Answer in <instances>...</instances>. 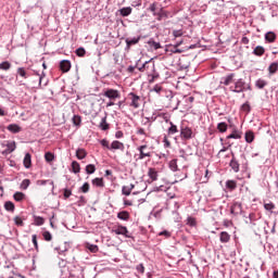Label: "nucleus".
Instances as JSON below:
<instances>
[{"label": "nucleus", "instance_id": "f257e3e1", "mask_svg": "<svg viewBox=\"0 0 278 278\" xmlns=\"http://www.w3.org/2000/svg\"><path fill=\"white\" fill-rule=\"evenodd\" d=\"M230 92L240 94V92H247V90H252L251 84L244 81V79L239 78L235 81L233 86H230Z\"/></svg>", "mask_w": 278, "mask_h": 278}, {"label": "nucleus", "instance_id": "f03ea898", "mask_svg": "<svg viewBox=\"0 0 278 278\" xmlns=\"http://www.w3.org/2000/svg\"><path fill=\"white\" fill-rule=\"evenodd\" d=\"M128 99L130 100L129 106L134 108L135 110H138V108H140L142 104V98L135 92L128 93Z\"/></svg>", "mask_w": 278, "mask_h": 278}, {"label": "nucleus", "instance_id": "7ed1b4c3", "mask_svg": "<svg viewBox=\"0 0 278 278\" xmlns=\"http://www.w3.org/2000/svg\"><path fill=\"white\" fill-rule=\"evenodd\" d=\"M194 138V132L192 131V128L185 126L180 128V139L186 140H192Z\"/></svg>", "mask_w": 278, "mask_h": 278}, {"label": "nucleus", "instance_id": "20e7f679", "mask_svg": "<svg viewBox=\"0 0 278 278\" xmlns=\"http://www.w3.org/2000/svg\"><path fill=\"white\" fill-rule=\"evenodd\" d=\"M166 99L169 101L168 106L173 108V110H178L179 108V99L173 94V91L166 92Z\"/></svg>", "mask_w": 278, "mask_h": 278}, {"label": "nucleus", "instance_id": "39448f33", "mask_svg": "<svg viewBox=\"0 0 278 278\" xmlns=\"http://www.w3.org/2000/svg\"><path fill=\"white\" fill-rule=\"evenodd\" d=\"M113 233H116V236H124V238H134L131 233H129L127 227L123 225H118L113 228Z\"/></svg>", "mask_w": 278, "mask_h": 278}, {"label": "nucleus", "instance_id": "423d86ee", "mask_svg": "<svg viewBox=\"0 0 278 278\" xmlns=\"http://www.w3.org/2000/svg\"><path fill=\"white\" fill-rule=\"evenodd\" d=\"M103 97H106V99H110V101H114L116 99H121V92L116 89H106Z\"/></svg>", "mask_w": 278, "mask_h": 278}, {"label": "nucleus", "instance_id": "0eeeda50", "mask_svg": "<svg viewBox=\"0 0 278 278\" xmlns=\"http://www.w3.org/2000/svg\"><path fill=\"white\" fill-rule=\"evenodd\" d=\"M229 166L233 173H240V162L236 159V154L231 152V160L229 162Z\"/></svg>", "mask_w": 278, "mask_h": 278}, {"label": "nucleus", "instance_id": "6e6552de", "mask_svg": "<svg viewBox=\"0 0 278 278\" xmlns=\"http://www.w3.org/2000/svg\"><path fill=\"white\" fill-rule=\"evenodd\" d=\"M5 147L7 149L2 153L3 155H10V153H14V151H16V141H8Z\"/></svg>", "mask_w": 278, "mask_h": 278}, {"label": "nucleus", "instance_id": "1a4fd4ad", "mask_svg": "<svg viewBox=\"0 0 278 278\" xmlns=\"http://www.w3.org/2000/svg\"><path fill=\"white\" fill-rule=\"evenodd\" d=\"M235 77H236V74L230 73V74L220 78V84H223V86H229L230 84H233V78Z\"/></svg>", "mask_w": 278, "mask_h": 278}, {"label": "nucleus", "instance_id": "9d476101", "mask_svg": "<svg viewBox=\"0 0 278 278\" xmlns=\"http://www.w3.org/2000/svg\"><path fill=\"white\" fill-rule=\"evenodd\" d=\"M146 149L147 144L137 148V151H139V156L137 160H144V157H151V152H144Z\"/></svg>", "mask_w": 278, "mask_h": 278}, {"label": "nucleus", "instance_id": "9b49d317", "mask_svg": "<svg viewBox=\"0 0 278 278\" xmlns=\"http://www.w3.org/2000/svg\"><path fill=\"white\" fill-rule=\"evenodd\" d=\"M116 150L125 151V143H124V142H121V141H118V140H114V141L111 143V147H110V150H109V151H116Z\"/></svg>", "mask_w": 278, "mask_h": 278}, {"label": "nucleus", "instance_id": "f8f14e48", "mask_svg": "<svg viewBox=\"0 0 278 278\" xmlns=\"http://www.w3.org/2000/svg\"><path fill=\"white\" fill-rule=\"evenodd\" d=\"M230 213L235 216H238V214L242 213V203L240 202H233V204L230 207Z\"/></svg>", "mask_w": 278, "mask_h": 278}, {"label": "nucleus", "instance_id": "ddd939ff", "mask_svg": "<svg viewBox=\"0 0 278 278\" xmlns=\"http://www.w3.org/2000/svg\"><path fill=\"white\" fill-rule=\"evenodd\" d=\"M7 129L10 134H21L23 131V128L18 124H10L7 126Z\"/></svg>", "mask_w": 278, "mask_h": 278}, {"label": "nucleus", "instance_id": "4468645a", "mask_svg": "<svg viewBox=\"0 0 278 278\" xmlns=\"http://www.w3.org/2000/svg\"><path fill=\"white\" fill-rule=\"evenodd\" d=\"M71 61L68 60H62L60 62V68L62 71V73H68V71H71Z\"/></svg>", "mask_w": 278, "mask_h": 278}, {"label": "nucleus", "instance_id": "2eb2a0df", "mask_svg": "<svg viewBox=\"0 0 278 278\" xmlns=\"http://www.w3.org/2000/svg\"><path fill=\"white\" fill-rule=\"evenodd\" d=\"M227 140H240V138H242V131L235 129L232 130V132L230 135H228Z\"/></svg>", "mask_w": 278, "mask_h": 278}, {"label": "nucleus", "instance_id": "dca6fc26", "mask_svg": "<svg viewBox=\"0 0 278 278\" xmlns=\"http://www.w3.org/2000/svg\"><path fill=\"white\" fill-rule=\"evenodd\" d=\"M148 177L151 179V181H157V177H159L157 169L150 167L148 169Z\"/></svg>", "mask_w": 278, "mask_h": 278}, {"label": "nucleus", "instance_id": "f3484780", "mask_svg": "<svg viewBox=\"0 0 278 278\" xmlns=\"http://www.w3.org/2000/svg\"><path fill=\"white\" fill-rule=\"evenodd\" d=\"M99 128H100L102 131H108V129H110V124L108 123V116H103V117L101 118Z\"/></svg>", "mask_w": 278, "mask_h": 278}, {"label": "nucleus", "instance_id": "a211bd4d", "mask_svg": "<svg viewBox=\"0 0 278 278\" xmlns=\"http://www.w3.org/2000/svg\"><path fill=\"white\" fill-rule=\"evenodd\" d=\"M253 55H256L257 58H262L264 53H266V49L262 46H256L253 50Z\"/></svg>", "mask_w": 278, "mask_h": 278}, {"label": "nucleus", "instance_id": "6ab92c4d", "mask_svg": "<svg viewBox=\"0 0 278 278\" xmlns=\"http://www.w3.org/2000/svg\"><path fill=\"white\" fill-rule=\"evenodd\" d=\"M136 66L140 73H144V71H149V61H146L140 65V60H138Z\"/></svg>", "mask_w": 278, "mask_h": 278}, {"label": "nucleus", "instance_id": "aec40b11", "mask_svg": "<svg viewBox=\"0 0 278 278\" xmlns=\"http://www.w3.org/2000/svg\"><path fill=\"white\" fill-rule=\"evenodd\" d=\"M266 42L273 43L277 40V35L274 31H268L265 34Z\"/></svg>", "mask_w": 278, "mask_h": 278}, {"label": "nucleus", "instance_id": "412c9836", "mask_svg": "<svg viewBox=\"0 0 278 278\" xmlns=\"http://www.w3.org/2000/svg\"><path fill=\"white\" fill-rule=\"evenodd\" d=\"M148 45H149V47L154 49V51H157V49H162V45L160 42L155 41V39H153V38H150L148 40Z\"/></svg>", "mask_w": 278, "mask_h": 278}, {"label": "nucleus", "instance_id": "4be33fe9", "mask_svg": "<svg viewBox=\"0 0 278 278\" xmlns=\"http://www.w3.org/2000/svg\"><path fill=\"white\" fill-rule=\"evenodd\" d=\"M266 86H268V81H266L265 79L258 78V79L255 81V87H256L258 90H264V88H266Z\"/></svg>", "mask_w": 278, "mask_h": 278}, {"label": "nucleus", "instance_id": "5701e85b", "mask_svg": "<svg viewBox=\"0 0 278 278\" xmlns=\"http://www.w3.org/2000/svg\"><path fill=\"white\" fill-rule=\"evenodd\" d=\"M169 125H170V127L167 129L168 136H175V134L179 132L177 125H175L173 122H169Z\"/></svg>", "mask_w": 278, "mask_h": 278}, {"label": "nucleus", "instance_id": "b1692460", "mask_svg": "<svg viewBox=\"0 0 278 278\" xmlns=\"http://www.w3.org/2000/svg\"><path fill=\"white\" fill-rule=\"evenodd\" d=\"M219 240L222 243H227V242H229V240H231V236L228 235L227 231H222L219 235Z\"/></svg>", "mask_w": 278, "mask_h": 278}, {"label": "nucleus", "instance_id": "393cba45", "mask_svg": "<svg viewBox=\"0 0 278 278\" xmlns=\"http://www.w3.org/2000/svg\"><path fill=\"white\" fill-rule=\"evenodd\" d=\"M226 188H227V190H230V192H233V190H236V188H238V182H236V180H227Z\"/></svg>", "mask_w": 278, "mask_h": 278}, {"label": "nucleus", "instance_id": "a878e982", "mask_svg": "<svg viewBox=\"0 0 278 278\" xmlns=\"http://www.w3.org/2000/svg\"><path fill=\"white\" fill-rule=\"evenodd\" d=\"M253 140H255V134L252 130L245 131V142H248V144H251Z\"/></svg>", "mask_w": 278, "mask_h": 278}, {"label": "nucleus", "instance_id": "bb28decb", "mask_svg": "<svg viewBox=\"0 0 278 278\" xmlns=\"http://www.w3.org/2000/svg\"><path fill=\"white\" fill-rule=\"evenodd\" d=\"M23 164L26 168H31V154L29 153L25 154Z\"/></svg>", "mask_w": 278, "mask_h": 278}, {"label": "nucleus", "instance_id": "cd10ccee", "mask_svg": "<svg viewBox=\"0 0 278 278\" xmlns=\"http://www.w3.org/2000/svg\"><path fill=\"white\" fill-rule=\"evenodd\" d=\"M140 42V37L127 38L126 45L127 47H132V45H138Z\"/></svg>", "mask_w": 278, "mask_h": 278}, {"label": "nucleus", "instance_id": "c85d7f7f", "mask_svg": "<svg viewBox=\"0 0 278 278\" xmlns=\"http://www.w3.org/2000/svg\"><path fill=\"white\" fill-rule=\"evenodd\" d=\"M117 218L119 220H129V212L121 211L119 213H117Z\"/></svg>", "mask_w": 278, "mask_h": 278}, {"label": "nucleus", "instance_id": "c756f323", "mask_svg": "<svg viewBox=\"0 0 278 278\" xmlns=\"http://www.w3.org/2000/svg\"><path fill=\"white\" fill-rule=\"evenodd\" d=\"M277 71H278V62H273L271 64H269V66H268L269 75H275V73H277Z\"/></svg>", "mask_w": 278, "mask_h": 278}, {"label": "nucleus", "instance_id": "7c9ffc66", "mask_svg": "<svg viewBox=\"0 0 278 278\" xmlns=\"http://www.w3.org/2000/svg\"><path fill=\"white\" fill-rule=\"evenodd\" d=\"M68 243L65 242L63 247L54 248V251H58L59 255H63V253H66L68 251Z\"/></svg>", "mask_w": 278, "mask_h": 278}, {"label": "nucleus", "instance_id": "2f4dec72", "mask_svg": "<svg viewBox=\"0 0 278 278\" xmlns=\"http://www.w3.org/2000/svg\"><path fill=\"white\" fill-rule=\"evenodd\" d=\"M131 7L122 8L118 10L121 16H129L131 14Z\"/></svg>", "mask_w": 278, "mask_h": 278}, {"label": "nucleus", "instance_id": "473e14b6", "mask_svg": "<svg viewBox=\"0 0 278 278\" xmlns=\"http://www.w3.org/2000/svg\"><path fill=\"white\" fill-rule=\"evenodd\" d=\"M81 170V166L77 161L72 162V172L77 175Z\"/></svg>", "mask_w": 278, "mask_h": 278}, {"label": "nucleus", "instance_id": "72a5a7b5", "mask_svg": "<svg viewBox=\"0 0 278 278\" xmlns=\"http://www.w3.org/2000/svg\"><path fill=\"white\" fill-rule=\"evenodd\" d=\"M227 129H228L227 123L222 122V123L217 124V130L219 134H225V131H227Z\"/></svg>", "mask_w": 278, "mask_h": 278}, {"label": "nucleus", "instance_id": "f704fd0d", "mask_svg": "<svg viewBox=\"0 0 278 278\" xmlns=\"http://www.w3.org/2000/svg\"><path fill=\"white\" fill-rule=\"evenodd\" d=\"M85 170L87 175H94V173L97 172V166H94V164H88Z\"/></svg>", "mask_w": 278, "mask_h": 278}, {"label": "nucleus", "instance_id": "c9c22d12", "mask_svg": "<svg viewBox=\"0 0 278 278\" xmlns=\"http://www.w3.org/2000/svg\"><path fill=\"white\" fill-rule=\"evenodd\" d=\"M86 155H88V153H86L85 149L76 150V157H77V160H85Z\"/></svg>", "mask_w": 278, "mask_h": 278}, {"label": "nucleus", "instance_id": "e433bc0d", "mask_svg": "<svg viewBox=\"0 0 278 278\" xmlns=\"http://www.w3.org/2000/svg\"><path fill=\"white\" fill-rule=\"evenodd\" d=\"M92 185L97 186V188H104L105 187V184L103 182V178L92 179Z\"/></svg>", "mask_w": 278, "mask_h": 278}, {"label": "nucleus", "instance_id": "4c0bfd02", "mask_svg": "<svg viewBox=\"0 0 278 278\" xmlns=\"http://www.w3.org/2000/svg\"><path fill=\"white\" fill-rule=\"evenodd\" d=\"M245 223L249 225H255V220H257V215L255 213H250Z\"/></svg>", "mask_w": 278, "mask_h": 278}, {"label": "nucleus", "instance_id": "58836bf2", "mask_svg": "<svg viewBox=\"0 0 278 278\" xmlns=\"http://www.w3.org/2000/svg\"><path fill=\"white\" fill-rule=\"evenodd\" d=\"M4 210H5L7 212H14L15 205L13 204L12 201H7V202L4 203Z\"/></svg>", "mask_w": 278, "mask_h": 278}, {"label": "nucleus", "instance_id": "ea45409f", "mask_svg": "<svg viewBox=\"0 0 278 278\" xmlns=\"http://www.w3.org/2000/svg\"><path fill=\"white\" fill-rule=\"evenodd\" d=\"M186 225H188V227H197V218L188 216Z\"/></svg>", "mask_w": 278, "mask_h": 278}, {"label": "nucleus", "instance_id": "a19ab883", "mask_svg": "<svg viewBox=\"0 0 278 278\" xmlns=\"http://www.w3.org/2000/svg\"><path fill=\"white\" fill-rule=\"evenodd\" d=\"M10 68H12V64L9 61L0 63V71H10Z\"/></svg>", "mask_w": 278, "mask_h": 278}, {"label": "nucleus", "instance_id": "79ce46f5", "mask_svg": "<svg viewBox=\"0 0 278 278\" xmlns=\"http://www.w3.org/2000/svg\"><path fill=\"white\" fill-rule=\"evenodd\" d=\"M47 184H50L52 190L55 188L53 180H37V186H47Z\"/></svg>", "mask_w": 278, "mask_h": 278}, {"label": "nucleus", "instance_id": "37998d69", "mask_svg": "<svg viewBox=\"0 0 278 278\" xmlns=\"http://www.w3.org/2000/svg\"><path fill=\"white\" fill-rule=\"evenodd\" d=\"M13 199L14 201L21 202L23 199H25V193L17 191L13 194Z\"/></svg>", "mask_w": 278, "mask_h": 278}, {"label": "nucleus", "instance_id": "c03bdc74", "mask_svg": "<svg viewBox=\"0 0 278 278\" xmlns=\"http://www.w3.org/2000/svg\"><path fill=\"white\" fill-rule=\"evenodd\" d=\"M31 184V180L29 179H24L22 182H21V190H27L29 188V185Z\"/></svg>", "mask_w": 278, "mask_h": 278}, {"label": "nucleus", "instance_id": "a18cd8bd", "mask_svg": "<svg viewBox=\"0 0 278 278\" xmlns=\"http://www.w3.org/2000/svg\"><path fill=\"white\" fill-rule=\"evenodd\" d=\"M35 219V225L37 227H41V225H45V218H42L41 216H34Z\"/></svg>", "mask_w": 278, "mask_h": 278}, {"label": "nucleus", "instance_id": "49530a36", "mask_svg": "<svg viewBox=\"0 0 278 278\" xmlns=\"http://www.w3.org/2000/svg\"><path fill=\"white\" fill-rule=\"evenodd\" d=\"M72 121L73 125H75L76 127H79L81 125V116L79 115H74Z\"/></svg>", "mask_w": 278, "mask_h": 278}, {"label": "nucleus", "instance_id": "de8ad7c7", "mask_svg": "<svg viewBox=\"0 0 278 278\" xmlns=\"http://www.w3.org/2000/svg\"><path fill=\"white\" fill-rule=\"evenodd\" d=\"M45 160L48 163L53 162L55 160V155L51 152H46L45 153Z\"/></svg>", "mask_w": 278, "mask_h": 278}, {"label": "nucleus", "instance_id": "09e8293b", "mask_svg": "<svg viewBox=\"0 0 278 278\" xmlns=\"http://www.w3.org/2000/svg\"><path fill=\"white\" fill-rule=\"evenodd\" d=\"M151 92H156V94H161L164 92V87L161 85H155L152 89Z\"/></svg>", "mask_w": 278, "mask_h": 278}, {"label": "nucleus", "instance_id": "8fccbe9b", "mask_svg": "<svg viewBox=\"0 0 278 278\" xmlns=\"http://www.w3.org/2000/svg\"><path fill=\"white\" fill-rule=\"evenodd\" d=\"M185 102L187 103V108H192V103H194V97L192 96H186Z\"/></svg>", "mask_w": 278, "mask_h": 278}, {"label": "nucleus", "instance_id": "3c124183", "mask_svg": "<svg viewBox=\"0 0 278 278\" xmlns=\"http://www.w3.org/2000/svg\"><path fill=\"white\" fill-rule=\"evenodd\" d=\"M264 208H265L267 212H270V214H273V210H275V203H273V202L265 203V204H264Z\"/></svg>", "mask_w": 278, "mask_h": 278}, {"label": "nucleus", "instance_id": "603ef678", "mask_svg": "<svg viewBox=\"0 0 278 278\" xmlns=\"http://www.w3.org/2000/svg\"><path fill=\"white\" fill-rule=\"evenodd\" d=\"M17 75H20V77H23L24 79H27V72L25 71V67H18Z\"/></svg>", "mask_w": 278, "mask_h": 278}, {"label": "nucleus", "instance_id": "864d4df0", "mask_svg": "<svg viewBox=\"0 0 278 278\" xmlns=\"http://www.w3.org/2000/svg\"><path fill=\"white\" fill-rule=\"evenodd\" d=\"M13 220L17 227H23L25 225L21 216H15Z\"/></svg>", "mask_w": 278, "mask_h": 278}, {"label": "nucleus", "instance_id": "5fc2aeb1", "mask_svg": "<svg viewBox=\"0 0 278 278\" xmlns=\"http://www.w3.org/2000/svg\"><path fill=\"white\" fill-rule=\"evenodd\" d=\"M159 78H160V73L155 71V64H152V80L150 81H155V79H159Z\"/></svg>", "mask_w": 278, "mask_h": 278}, {"label": "nucleus", "instance_id": "6e6d98bb", "mask_svg": "<svg viewBox=\"0 0 278 278\" xmlns=\"http://www.w3.org/2000/svg\"><path fill=\"white\" fill-rule=\"evenodd\" d=\"M157 116L160 118H163V121H165V123H169L170 124V115H168L167 113H160V114H157Z\"/></svg>", "mask_w": 278, "mask_h": 278}, {"label": "nucleus", "instance_id": "4d7b16f0", "mask_svg": "<svg viewBox=\"0 0 278 278\" xmlns=\"http://www.w3.org/2000/svg\"><path fill=\"white\" fill-rule=\"evenodd\" d=\"M169 168L173 170V173H176L177 170V159H174L169 162Z\"/></svg>", "mask_w": 278, "mask_h": 278}, {"label": "nucleus", "instance_id": "13d9d810", "mask_svg": "<svg viewBox=\"0 0 278 278\" xmlns=\"http://www.w3.org/2000/svg\"><path fill=\"white\" fill-rule=\"evenodd\" d=\"M122 194H124L125 197H129V194H131V188H129L127 186H123L122 187Z\"/></svg>", "mask_w": 278, "mask_h": 278}, {"label": "nucleus", "instance_id": "bf43d9fd", "mask_svg": "<svg viewBox=\"0 0 278 278\" xmlns=\"http://www.w3.org/2000/svg\"><path fill=\"white\" fill-rule=\"evenodd\" d=\"M241 110L242 112H245L247 114H249V112H251V104H249V102H245L241 105Z\"/></svg>", "mask_w": 278, "mask_h": 278}, {"label": "nucleus", "instance_id": "052dcab7", "mask_svg": "<svg viewBox=\"0 0 278 278\" xmlns=\"http://www.w3.org/2000/svg\"><path fill=\"white\" fill-rule=\"evenodd\" d=\"M42 236H43V240H46V242H51V240H53V236H51V232H49V231H45L42 233Z\"/></svg>", "mask_w": 278, "mask_h": 278}, {"label": "nucleus", "instance_id": "680f3d73", "mask_svg": "<svg viewBox=\"0 0 278 278\" xmlns=\"http://www.w3.org/2000/svg\"><path fill=\"white\" fill-rule=\"evenodd\" d=\"M72 194H73V190L72 189H68V188L63 189L64 199H70V197Z\"/></svg>", "mask_w": 278, "mask_h": 278}, {"label": "nucleus", "instance_id": "e2e57ef3", "mask_svg": "<svg viewBox=\"0 0 278 278\" xmlns=\"http://www.w3.org/2000/svg\"><path fill=\"white\" fill-rule=\"evenodd\" d=\"M76 55H78V58H84V55H86V49L81 47L76 49Z\"/></svg>", "mask_w": 278, "mask_h": 278}, {"label": "nucleus", "instance_id": "0e129e2a", "mask_svg": "<svg viewBox=\"0 0 278 278\" xmlns=\"http://www.w3.org/2000/svg\"><path fill=\"white\" fill-rule=\"evenodd\" d=\"M80 190H81V192H84V193L86 194L87 192L90 191V184L85 182V184L80 187Z\"/></svg>", "mask_w": 278, "mask_h": 278}, {"label": "nucleus", "instance_id": "69168bd1", "mask_svg": "<svg viewBox=\"0 0 278 278\" xmlns=\"http://www.w3.org/2000/svg\"><path fill=\"white\" fill-rule=\"evenodd\" d=\"M153 16H156V21H162V18H164V16H166V14H164V12H162V9H161V12H154L153 13Z\"/></svg>", "mask_w": 278, "mask_h": 278}, {"label": "nucleus", "instance_id": "338daca9", "mask_svg": "<svg viewBox=\"0 0 278 278\" xmlns=\"http://www.w3.org/2000/svg\"><path fill=\"white\" fill-rule=\"evenodd\" d=\"M31 242H33L36 251H38V236L37 235L31 236Z\"/></svg>", "mask_w": 278, "mask_h": 278}, {"label": "nucleus", "instance_id": "774afa93", "mask_svg": "<svg viewBox=\"0 0 278 278\" xmlns=\"http://www.w3.org/2000/svg\"><path fill=\"white\" fill-rule=\"evenodd\" d=\"M100 144L102 146V147H105V149H109V151H110V141H108V139H102L101 141H100Z\"/></svg>", "mask_w": 278, "mask_h": 278}]
</instances>
